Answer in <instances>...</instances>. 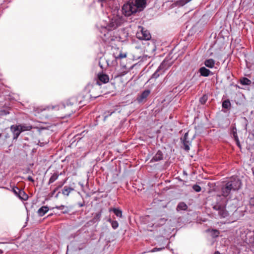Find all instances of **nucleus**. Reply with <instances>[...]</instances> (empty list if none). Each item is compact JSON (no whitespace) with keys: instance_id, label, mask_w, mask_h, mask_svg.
Instances as JSON below:
<instances>
[{"instance_id":"f257e3e1","label":"nucleus","mask_w":254,"mask_h":254,"mask_svg":"<svg viewBox=\"0 0 254 254\" xmlns=\"http://www.w3.org/2000/svg\"><path fill=\"white\" fill-rule=\"evenodd\" d=\"M95 89V86L93 84H88L84 90L76 97H72L75 99L76 104L80 106H83L88 103L91 98L96 99L100 97V94H90L91 91Z\"/></svg>"},{"instance_id":"f03ea898","label":"nucleus","mask_w":254,"mask_h":254,"mask_svg":"<svg viewBox=\"0 0 254 254\" xmlns=\"http://www.w3.org/2000/svg\"><path fill=\"white\" fill-rule=\"evenodd\" d=\"M225 187L223 188V196H227L231 190H238L242 186L241 181L238 177L232 176L224 181Z\"/></svg>"},{"instance_id":"7ed1b4c3","label":"nucleus","mask_w":254,"mask_h":254,"mask_svg":"<svg viewBox=\"0 0 254 254\" xmlns=\"http://www.w3.org/2000/svg\"><path fill=\"white\" fill-rule=\"evenodd\" d=\"M77 109V105L74 98L71 97L65 103L62 104L60 107V110L63 114V117H69L73 113L75 112Z\"/></svg>"},{"instance_id":"20e7f679","label":"nucleus","mask_w":254,"mask_h":254,"mask_svg":"<svg viewBox=\"0 0 254 254\" xmlns=\"http://www.w3.org/2000/svg\"><path fill=\"white\" fill-rule=\"evenodd\" d=\"M122 12L126 16H129L138 13L137 9L133 6V4L130 2V0L122 6Z\"/></svg>"},{"instance_id":"39448f33","label":"nucleus","mask_w":254,"mask_h":254,"mask_svg":"<svg viewBox=\"0 0 254 254\" xmlns=\"http://www.w3.org/2000/svg\"><path fill=\"white\" fill-rule=\"evenodd\" d=\"M170 66L171 64H168V61L164 60L159 66L157 69L152 75L151 78H157L160 75L163 74L165 70Z\"/></svg>"},{"instance_id":"423d86ee","label":"nucleus","mask_w":254,"mask_h":254,"mask_svg":"<svg viewBox=\"0 0 254 254\" xmlns=\"http://www.w3.org/2000/svg\"><path fill=\"white\" fill-rule=\"evenodd\" d=\"M136 37L141 40H149L151 38V34L149 31L144 28L142 27L140 32H137Z\"/></svg>"},{"instance_id":"0eeeda50","label":"nucleus","mask_w":254,"mask_h":254,"mask_svg":"<svg viewBox=\"0 0 254 254\" xmlns=\"http://www.w3.org/2000/svg\"><path fill=\"white\" fill-rule=\"evenodd\" d=\"M12 191L21 200L25 201L28 199V194L23 190L17 187H14L12 188Z\"/></svg>"},{"instance_id":"6e6552de","label":"nucleus","mask_w":254,"mask_h":254,"mask_svg":"<svg viewBox=\"0 0 254 254\" xmlns=\"http://www.w3.org/2000/svg\"><path fill=\"white\" fill-rule=\"evenodd\" d=\"M130 2L133 4V6L138 11V13L142 11L146 7V0H130Z\"/></svg>"},{"instance_id":"1a4fd4ad","label":"nucleus","mask_w":254,"mask_h":254,"mask_svg":"<svg viewBox=\"0 0 254 254\" xmlns=\"http://www.w3.org/2000/svg\"><path fill=\"white\" fill-rule=\"evenodd\" d=\"M98 80L96 82L95 84L93 85L94 86H95V88L96 87H98V86H100L101 85V83L100 82L103 83H108L109 81V77L106 74H104L102 72L99 73L98 74Z\"/></svg>"},{"instance_id":"9d476101","label":"nucleus","mask_w":254,"mask_h":254,"mask_svg":"<svg viewBox=\"0 0 254 254\" xmlns=\"http://www.w3.org/2000/svg\"><path fill=\"white\" fill-rule=\"evenodd\" d=\"M188 135L189 131L185 133L184 135L180 138L181 141L184 145V149L187 151H189L190 150V145L191 144V141L189 138Z\"/></svg>"},{"instance_id":"9b49d317","label":"nucleus","mask_w":254,"mask_h":254,"mask_svg":"<svg viewBox=\"0 0 254 254\" xmlns=\"http://www.w3.org/2000/svg\"><path fill=\"white\" fill-rule=\"evenodd\" d=\"M121 24L120 21L117 18L112 19L110 21L109 23L106 27L108 31H112L116 29Z\"/></svg>"},{"instance_id":"f8f14e48","label":"nucleus","mask_w":254,"mask_h":254,"mask_svg":"<svg viewBox=\"0 0 254 254\" xmlns=\"http://www.w3.org/2000/svg\"><path fill=\"white\" fill-rule=\"evenodd\" d=\"M10 129L13 133V139H17L19 135L22 132L18 125H12Z\"/></svg>"},{"instance_id":"ddd939ff","label":"nucleus","mask_w":254,"mask_h":254,"mask_svg":"<svg viewBox=\"0 0 254 254\" xmlns=\"http://www.w3.org/2000/svg\"><path fill=\"white\" fill-rule=\"evenodd\" d=\"M105 210V209L104 208H101L99 211L94 214L90 221L93 224L99 222L101 220L102 214L104 212Z\"/></svg>"},{"instance_id":"4468645a","label":"nucleus","mask_w":254,"mask_h":254,"mask_svg":"<svg viewBox=\"0 0 254 254\" xmlns=\"http://www.w3.org/2000/svg\"><path fill=\"white\" fill-rule=\"evenodd\" d=\"M150 93L149 90H145L143 91L140 95H138L137 98V101L138 103H141L145 102L147 97L149 96Z\"/></svg>"},{"instance_id":"2eb2a0df","label":"nucleus","mask_w":254,"mask_h":254,"mask_svg":"<svg viewBox=\"0 0 254 254\" xmlns=\"http://www.w3.org/2000/svg\"><path fill=\"white\" fill-rule=\"evenodd\" d=\"M163 158L164 154L160 150H158L156 153L155 154V155L152 157V158L150 160V162H154L160 161L161 160H162L163 159Z\"/></svg>"},{"instance_id":"dca6fc26","label":"nucleus","mask_w":254,"mask_h":254,"mask_svg":"<svg viewBox=\"0 0 254 254\" xmlns=\"http://www.w3.org/2000/svg\"><path fill=\"white\" fill-rule=\"evenodd\" d=\"M60 175H62V173H59L58 171H55L50 178L48 184L50 185L53 183L58 179Z\"/></svg>"},{"instance_id":"f3484780","label":"nucleus","mask_w":254,"mask_h":254,"mask_svg":"<svg viewBox=\"0 0 254 254\" xmlns=\"http://www.w3.org/2000/svg\"><path fill=\"white\" fill-rule=\"evenodd\" d=\"M232 135H233V137L235 141H236L237 145L240 148H241V145L240 141L239 140L238 136L237 135V130H236V128L233 127L232 128Z\"/></svg>"},{"instance_id":"a211bd4d","label":"nucleus","mask_w":254,"mask_h":254,"mask_svg":"<svg viewBox=\"0 0 254 254\" xmlns=\"http://www.w3.org/2000/svg\"><path fill=\"white\" fill-rule=\"evenodd\" d=\"M49 210V207L47 206H43L40 208L38 211L37 214L38 216L42 217L46 213H47Z\"/></svg>"},{"instance_id":"6ab92c4d","label":"nucleus","mask_w":254,"mask_h":254,"mask_svg":"<svg viewBox=\"0 0 254 254\" xmlns=\"http://www.w3.org/2000/svg\"><path fill=\"white\" fill-rule=\"evenodd\" d=\"M109 212L113 211L114 213L118 217L122 218V211L119 208H110Z\"/></svg>"},{"instance_id":"aec40b11","label":"nucleus","mask_w":254,"mask_h":254,"mask_svg":"<svg viewBox=\"0 0 254 254\" xmlns=\"http://www.w3.org/2000/svg\"><path fill=\"white\" fill-rule=\"evenodd\" d=\"M188 205L186 204V203H185L184 202H180L177 206V208H176V210L177 211H181V210H184V211H185V210H187V209H188Z\"/></svg>"},{"instance_id":"412c9836","label":"nucleus","mask_w":254,"mask_h":254,"mask_svg":"<svg viewBox=\"0 0 254 254\" xmlns=\"http://www.w3.org/2000/svg\"><path fill=\"white\" fill-rule=\"evenodd\" d=\"M199 72L201 76H208L210 74L211 71L205 67H201L199 69Z\"/></svg>"},{"instance_id":"4be33fe9","label":"nucleus","mask_w":254,"mask_h":254,"mask_svg":"<svg viewBox=\"0 0 254 254\" xmlns=\"http://www.w3.org/2000/svg\"><path fill=\"white\" fill-rule=\"evenodd\" d=\"M73 190H74L73 188L68 187V186H65L64 187V189L62 190V193L64 195L68 196L69 193Z\"/></svg>"},{"instance_id":"5701e85b","label":"nucleus","mask_w":254,"mask_h":254,"mask_svg":"<svg viewBox=\"0 0 254 254\" xmlns=\"http://www.w3.org/2000/svg\"><path fill=\"white\" fill-rule=\"evenodd\" d=\"M18 126L22 132L25 131H29L32 128V126L29 125H28L26 124H20Z\"/></svg>"},{"instance_id":"b1692460","label":"nucleus","mask_w":254,"mask_h":254,"mask_svg":"<svg viewBox=\"0 0 254 254\" xmlns=\"http://www.w3.org/2000/svg\"><path fill=\"white\" fill-rule=\"evenodd\" d=\"M215 62L213 59H210L205 61L204 64L206 66L209 68H212L214 66Z\"/></svg>"},{"instance_id":"393cba45","label":"nucleus","mask_w":254,"mask_h":254,"mask_svg":"<svg viewBox=\"0 0 254 254\" xmlns=\"http://www.w3.org/2000/svg\"><path fill=\"white\" fill-rule=\"evenodd\" d=\"M66 180H65L63 181V182L61 183V184H60L58 186H57L56 188H55V189L51 192L49 194V196L50 197H52L54 196V195L55 194V192L61 188L62 187V186L65 183Z\"/></svg>"},{"instance_id":"a878e982","label":"nucleus","mask_w":254,"mask_h":254,"mask_svg":"<svg viewBox=\"0 0 254 254\" xmlns=\"http://www.w3.org/2000/svg\"><path fill=\"white\" fill-rule=\"evenodd\" d=\"M214 210L218 211V214L221 217H222V206L221 204H216L213 206Z\"/></svg>"},{"instance_id":"bb28decb","label":"nucleus","mask_w":254,"mask_h":254,"mask_svg":"<svg viewBox=\"0 0 254 254\" xmlns=\"http://www.w3.org/2000/svg\"><path fill=\"white\" fill-rule=\"evenodd\" d=\"M107 221L111 223L112 227L114 229H116L119 227V223L117 221L113 220L109 218L107 219Z\"/></svg>"},{"instance_id":"cd10ccee","label":"nucleus","mask_w":254,"mask_h":254,"mask_svg":"<svg viewBox=\"0 0 254 254\" xmlns=\"http://www.w3.org/2000/svg\"><path fill=\"white\" fill-rule=\"evenodd\" d=\"M56 208L63 210L62 213L64 214H67L69 212V210L67 207L64 205H61V206H57L55 207Z\"/></svg>"},{"instance_id":"c85d7f7f","label":"nucleus","mask_w":254,"mask_h":254,"mask_svg":"<svg viewBox=\"0 0 254 254\" xmlns=\"http://www.w3.org/2000/svg\"><path fill=\"white\" fill-rule=\"evenodd\" d=\"M240 82L241 84L244 85H249L251 84V81L246 77H243L240 80Z\"/></svg>"},{"instance_id":"c756f323","label":"nucleus","mask_w":254,"mask_h":254,"mask_svg":"<svg viewBox=\"0 0 254 254\" xmlns=\"http://www.w3.org/2000/svg\"><path fill=\"white\" fill-rule=\"evenodd\" d=\"M208 100V96L207 94H205L203 95V96L199 98V102L202 105H204L206 101Z\"/></svg>"},{"instance_id":"7c9ffc66","label":"nucleus","mask_w":254,"mask_h":254,"mask_svg":"<svg viewBox=\"0 0 254 254\" xmlns=\"http://www.w3.org/2000/svg\"><path fill=\"white\" fill-rule=\"evenodd\" d=\"M105 64H107V61L105 60V59L100 58L99 60L98 64L99 66L103 69L105 68Z\"/></svg>"},{"instance_id":"2f4dec72","label":"nucleus","mask_w":254,"mask_h":254,"mask_svg":"<svg viewBox=\"0 0 254 254\" xmlns=\"http://www.w3.org/2000/svg\"><path fill=\"white\" fill-rule=\"evenodd\" d=\"M115 111L114 110V111H112V110H110V111H105L104 113V121H106V119L111 116L114 113H115Z\"/></svg>"},{"instance_id":"473e14b6","label":"nucleus","mask_w":254,"mask_h":254,"mask_svg":"<svg viewBox=\"0 0 254 254\" xmlns=\"http://www.w3.org/2000/svg\"><path fill=\"white\" fill-rule=\"evenodd\" d=\"M231 107V103L229 100H227L223 101V108L230 109Z\"/></svg>"},{"instance_id":"72a5a7b5","label":"nucleus","mask_w":254,"mask_h":254,"mask_svg":"<svg viewBox=\"0 0 254 254\" xmlns=\"http://www.w3.org/2000/svg\"><path fill=\"white\" fill-rule=\"evenodd\" d=\"M211 236L213 238H216L218 236L219 232L217 230H211L210 231Z\"/></svg>"},{"instance_id":"f704fd0d","label":"nucleus","mask_w":254,"mask_h":254,"mask_svg":"<svg viewBox=\"0 0 254 254\" xmlns=\"http://www.w3.org/2000/svg\"><path fill=\"white\" fill-rule=\"evenodd\" d=\"M9 109H1L0 110V115L1 116H3V115H6L7 114H8L9 113Z\"/></svg>"},{"instance_id":"c9c22d12","label":"nucleus","mask_w":254,"mask_h":254,"mask_svg":"<svg viewBox=\"0 0 254 254\" xmlns=\"http://www.w3.org/2000/svg\"><path fill=\"white\" fill-rule=\"evenodd\" d=\"M127 57V54L125 53H120L117 57H116V59H121L123 58H125Z\"/></svg>"},{"instance_id":"e433bc0d","label":"nucleus","mask_w":254,"mask_h":254,"mask_svg":"<svg viewBox=\"0 0 254 254\" xmlns=\"http://www.w3.org/2000/svg\"><path fill=\"white\" fill-rule=\"evenodd\" d=\"M192 189L196 191V192H199L201 191V187L196 184L194 185L192 187Z\"/></svg>"},{"instance_id":"4c0bfd02","label":"nucleus","mask_w":254,"mask_h":254,"mask_svg":"<svg viewBox=\"0 0 254 254\" xmlns=\"http://www.w3.org/2000/svg\"><path fill=\"white\" fill-rule=\"evenodd\" d=\"M167 220V219L163 218H160L158 220L159 224L160 225H163L165 223L166 221Z\"/></svg>"},{"instance_id":"58836bf2","label":"nucleus","mask_w":254,"mask_h":254,"mask_svg":"<svg viewBox=\"0 0 254 254\" xmlns=\"http://www.w3.org/2000/svg\"><path fill=\"white\" fill-rule=\"evenodd\" d=\"M127 72V71H124L123 72H120L118 74V75H117V77H119V76H123L124 75H125V74H126Z\"/></svg>"},{"instance_id":"ea45409f","label":"nucleus","mask_w":254,"mask_h":254,"mask_svg":"<svg viewBox=\"0 0 254 254\" xmlns=\"http://www.w3.org/2000/svg\"><path fill=\"white\" fill-rule=\"evenodd\" d=\"M77 205L79 207H83V206H84L85 205V201L84 200H83L82 202H78Z\"/></svg>"},{"instance_id":"a19ab883","label":"nucleus","mask_w":254,"mask_h":254,"mask_svg":"<svg viewBox=\"0 0 254 254\" xmlns=\"http://www.w3.org/2000/svg\"><path fill=\"white\" fill-rule=\"evenodd\" d=\"M249 202L251 205L254 206V197L251 198Z\"/></svg>"},{"instance_id":"79ce46f5","label":"nucleus","mask_w":254,"mask_h":254,"mask_svg":"<svg viewBox=\"0 0 254 254\" xmlns=\"http://www.w3.org/2000/svg\"><path fill=\"white\" fill-rule=\"evenodd\" d=\"M27 180L29 181H30L31 182H33V183L34 182V179L32 178V177L31 176H29L27 177Z\"/></svg>"},{"instance_id":"37998d69","label":"nucleus","mask_w":254,"mask_h":254,"mask_svg":"<svg viewBox=\"0 0 254 254\" xmlns=\"http://www.w3.org/2000/svg\"><path fill=\"white\" fill-rule=\"evenodd\" d=\"M223 217H225L226 216H227L228 215V214L227 213V212L226 211V210L224 209V208L223 207Z\"/></svg>"},{"instance_id":"c03bdc74","label":"nucleus","mask_w":254,"mask_h":254,"mask_svg":"<svg viewBox=\"0 0 254 254\" xmlns=\"http://www.w3.org/2000/svg\"><path fill=\"white\" fill-rule=\"evenodd\" d=\"M97 87H96L95 89H94L93 91H91V92H90V94H100L101 96V93H95L94 92V90L97 88Z\"/></svg>"},{"instance_id":"a18cd8bd","label":"nucleus","mask_w":254,"mask_h":254,"mask_svg":"<svg viewBox=\"0 0 254 254\" xmlns=\"http://www.w3.org/2000/svg\"><path fill=\"white\" fill-rule=\"evenodd\" d=\"M162 249H163V248H159V249H157V248H154V249H153V250L152 252H155V251H159V250H162Z\"/></svg>"},{"instance_id":"49530a36","label":"nucleus","mask_w":254,"mask_h":254,"mask_svg":"<svg viewBox=\"0 0 254 254\" xmlns=\"http://www.w3.org/2000/svg\"><path fill=\"white\" fill-rule=\"evenodd\" d=\"M60 193V191H59V192H58L56 194V195L55 197H56V198H57V197L59 196V194Z\"/></svg>"},{"instance_id":"de8ad7c7","label":"nucleus","mask_w":254,"mask_h":254,"mask_svg":"<svg viewBox=\"0 0 254 254\" xmlns=\"http://www.w3.org/2000/svg\"><path fill=\"white\" fill-rule=\"evenodd\" d=\"M214 254H221L218 251H216L214 253Z\"/></svg>"},{"instance_id":"09e8293b","label":"nucleus","mask_w":254,"mask_h":254,"mask_svg":"<svg viewBox=\"0 0 254 254\" xmlns=\"http://www.w3.org/2000/svg\"><path fill=\"white\" fill-rule=\"evenodd\" d=\"M3 253V251L2 250H0V254H2Z\"/></svg>"},{"instance_id":"8fccbe9b","label":"nucleus","mask_w":254,"mask_h":254,"mask_svg":"<svg viewBox=\"0 0 254 254\" xmlns=\"http://www.w3.org/2000/svg\"><path fill=\"white\" fill-rule=\"evenodd\" d=\"M227 78L228 79H230L231 78V75H229L228 77H227Z\"/></svg>"},{"instance_id":"3c124183","label":"nucleus","mask_w":254,"mask_h":254,"mask_svg":"<svg viewBox=\"0 0 254 254\" xmlns=\"http://www.w3.org/2000/svg\"><path fill=\"white\" fill-rule=\"evenodd\" d=\"M216 15H217V16H219V12H218L216 13Z\"/></svg>"},{"instance_id":"603ef678","label":"nucleus","mask_w":254,"mask_h":254,"mask_svg":"<svg viewBox=\"0 0 254 254\" xmlns=\"http://www.w3.org/2000/svg\"><path fill=\"white\" fill-rule=\"evenodd\" d=\"M62 173V175H63L64 173V171L63 172H61Z\"/></svg>"},{"instance_id":"864d4df0","label":"nucleus","mask_w":254,"mask_h":254,"mask_svg":"<svg viewBox=\"0 0 254 254\" xmlns=\"http://www.w3.org/2000/svg\"><path fill=\"white\" fill-rule=\"evenodd\" d=\"M184 174L187 175V173H186L185 172H184Z\"/></svg>"},{"instance_id":"5fc2aeb1","label":"nucleus","mask_w":254,"mask_h":254,"mask_svg":"<svg viewBox=\"0 0 254 254\" xmlns=\"http://www.w3.org/2000/svg\"><path fill=\"white\" fill-rule=\"evenodd\" d=\"M184 174L187 175V173H186L185 172H184Z\"/></svg>"},{"instance_id":"6e6d98bb","label":"nucleus","mask_w":254,"mask_h":254,"mask_svg":"<svg viewBox=\"0 0 254 254\" xmlns=\"http://www.w3.org/2000/svg\"><path fill=\"white\" fill-rule=\"evenodd\" d=\"M184 174L187 175V173H186L185 172H184Z\"/></svg>"},{"instance_id":"4d7b16f0","label":"nucleus","mask_w":254,"mask_h":254,"mask_svg":"<svg viewBox=\"0 0 254 254\" xmlns=\"http://www.w3.org/2000/svg\"><path fill=\"white\" fill-rule=\"evenodd\" d=\"M52 214H50L49 216H52Z\"/></svg>"},{"instance_id":"13d9d810","label":"nucleus","mask_w":254,"mask_h":254,"mask_svg":"<svg viewBox=\"0 0 254 254\" xmlns=\"http://www.w3.org/2000/svg\"><path fill=\"white\" fill-rule=\"evenodd\" d=\"M2 134L1 133H0V137L1 136Z\"/></svg>"}]
</instances>
